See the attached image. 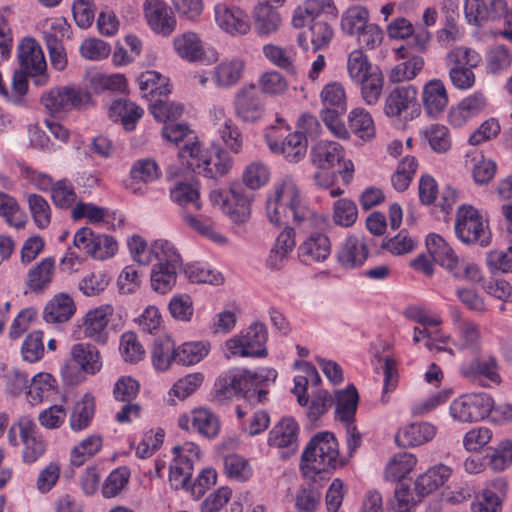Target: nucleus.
Listing matches in <instances>:
<instances>
[{
  "label": "nucleus",
  "instance_id": "obj_56",
  "mask_svg": "<svg viewBox=\"0 0 512 512\" xmlns=\"http://www.w3.org/2000/svg\"><path fill=\"white\" fill-rule=\"evenodd\" d=\"M349 128L363 140L375 135L374 122L371 115L363 108H354L348 115Z\"/></svg>",
  "mask_w": 512,
  "mask_h": 512
},
{
  "label": "nucleus",
  "instance_id": "obj_58",
  "mask_svg": "<svg viewBox=\"0 0 512 512\" xmlns=\"http://www.w3.org/2000/svg\"><path fill=\"white\" fill-rule=\"evenodd\" d=\"M421 135L436 153H445L451 148L450 133L444 125H430L421 131Z\"/></svg>",
  "mask_w": 512,
  "mask_h": 512
},
{
  "label": "nucleus",
  "instance_id": "obj_63",
  "mask_svg": "<svg viewBox=\"0 0 512 512\" xmlns=\"http://www.w3.org/2000/svg\"><path fill=\"white\" fill-rule=\"evenodd\" d=\"M374 67L369 62L367 56L361 50L352 51L347 60V70L351 80L354 83L363 81L373 73Z\"/></svg>",
  "mask_w": 512,
  "mask_h": 512
},
{
  "label": "nucleus",
  "instance_id": "obj_1",
  "mask_svg": "<svg viewBox=\"0 0 512 512\" xmlns=\"http://www.w3.org/2000/svg\"><path fill=\"white\" fill-rule=\"evenodd\" d=\"M276 378L274 370L267 371L264 375L243 368H233L223 372L214 383L213 400L225 403L235 397H243L251 404L264 403L267 400L268 391L261 384L264 381Z\"/></svg>",
  "mask_w": 512,
  "mask_h": 512
},
{
  "label": "nucleus",
  "instance_id": "obj_18",
  "mask_svg": "<svg viewBox=\"0 0 512 512\" xmlns=\"http://www.w3.org/2000/svg\"><path fill=\"white\" fill-rule=\"evenodd\" d=\"M235 113L244 122L255 123L264 114V104L259 89L251 84L243 86L235 97Z\"/></svg>",
  "mask_w": 512,
  "mask_h": 512
},
{
  "label": "nucleus",
  "instance_id": "obj_30",
  "mask_svg": "<svg viewBox=\"0 0 512 512\" xmlns=\"http://www.w3.org/2000/svg\"><path fill=\"white\" fill-rule=\"evenodd\" d=\"M175 53L190 63L202 61L205 57L204 43L193 31H185L176 35L172 41Z\"/></svg>",
  "mask_w": 512,
  "mask_h": 512
},
{
  "label": "nucleus",
  "instance_id": "obj_3",
  "mask_svg": "<svg viewBox=\"0 0 512 512\" xmlns=\"http://www.w3.org/2000/svg\"><path fill=\"white\" fill-rule=\"evenodd\" d=\"M338 443L332 433L321 432L307 444L301 457L304 475L318 474L335 468L338 463Z\"/></svg>",
  "mask_w": 512,
  "mask_h": 512
},
{
  "label": "nucleus",
  "instance_id": "obj_24",
  "mask_svg": "<svg viewBox=\"0 0 512 512\" xmlns=\"http://www.w3.org/2000/svg\"><path fill=\"white\" fill-rule=\"evenodd\" d=\"M290 213L294 223L303 228L324 230L329 226V219L326 215L315 212L306 204L296 183L295 196H293L290 203Z\"/></svg>",
  "mask_w": 512,
  "mask_h": 512
},
{
  "label": "nucleus",
  "instance_id": "obj_59",
  "mask_svg": "<svg viewBox=\"0 0 512 512\" xmlns=\"http://www.w3.org/2000/svg\"><path fill=\"white\" fill-rule=\"evenodd\" d=\"M356 84L360 85L361 95L365 103L374 105L378 102L382 93L384 84L383 74L378 67L374 66L373 73Z\"/></svg>",
  "mask_w": 512,
  "mask_h": 512
},
{
  "label": "nucleus",
  "instance_id": "obj_13",
  "mask_svg": "<svg viewBox=\"0 0 512 512\" xmlns=\"http://www.w3.org/2000/svg\"><path fill=\"white\" fill-rule=\"evenodd\" d=\"M295 196V181L291 176H285L274 186L266 201V214L269 221L280 226L287 223L290 203Z\"/></svg>",
  "mask_w": 512,
  "mask_h": 512
},
{
  "label": "nucleus",
  "instance_id": "obj_16",
  "mask_svg": "<svg viewBox=\"0 0 512 512\" xmlns=\"http://www.w3.org/2000/svg\"><path fill=\"white\" fill-rule=\"evenodd\" d=\"M214 21L222 32L232 37L247 35L251 29L250 17L238 6L216 4L214 6Z\"/></svg>",
  "mask_w": 512,
  "mask_h": 512
},
{
  "label": "nucleus",
  "instance_id": "obj_4",
  "mask_svg": "<svg viewBox=\"0 0 512 512\" xmlns=\"http://www.w3.org/2000/svg\"><path fill=\"white\" fill-rule=\"evenodd\" d=\"M426 246L434 262L444 267L456 278L469 281H478L480 271L478 267L464 259H460L443 237L438 234H429Z\"/></svg>",
  "mask_w": 512,
  "mask_h": 512
},
{
  "label": "nucleus",
  "instance_id": "obj_52",
  "mask_svg": "<svg viewBox=\"0 0 512 512\" xmlns=\"http://www.w3.org/2000/svg\"><path fill=\"white\" fill-rule=\"evenodd\" d=\"M323 109L321 111H333L345 113L347 109L346 93L341 83L331 82L326 84L320 93Z\"/></svg>",
  "mask_w": 512,
  "mask_h": 512
},
{
  "label": "nucleus",
  "instance_id": "obj_6",
  "mask_svg": "<svg viewBox=\"0 0 512 512\" xmlns=\"http://www.w3.org/2000/svg\"><path fill=\"white\" fill-rule=\"evenodd\" d=\"M267 339L268 332L265 324L254 322L245 332L226 341L225 346L229 352L227 357H265L267 355L265 348Z\"/></svg>",
  "mask_w": 512,
  "mask_h": 512
},
{
  "label": "nucleus",
  "instance_id": "obj_57",
  "mask_svg": "<svg viewBox=\"0 0 512 512\" xmlns=\"http://www.w3.org/2000/svg\"><path fill=\"white\" fill-rule=\"evenodd\" d=\"M424 64V59L421 56L410 57L407 61L391 68L388 73V79L392 83L412 80L421 72Z\"/></svg>",
  "mask_w": 512,
  "mask_h": 512
},
{
  "label": "nucleus",
  "instance_id": "obj_60",
  "mask_svg": "<svg viewBox=\"0 0 512 512\" xmlns=\"http://www.w3.org/2000/svg\"><path fill=\"white\" fill-rule=\"evenodd\" d=\"M0 216L12 227L20 229L26 223V215L21 211L17 201L10 195L0 192Z\"/></svg>",
  "mask_w": 512,
  "mask_h": 512
},
{
  "label": "nucleus",
  "instance_id": "obj_46",
  "mask_svg": "<svg viewBox=\"0 0 512 512\" xmlns=\"http://www.w3.org/2000/svg\"><path fill=\"white\" fill-rule=\"evenodd\" d=\"M262 52L273 65L292 75L297 73L295 66L296 52L292 46L281 47L275 44H266L263 46Z\"/></svg>",
  "mask_w": 512,
  "mask_h": 512
},
{
  "label": "nucleus",
  "instance_id": "obj_26",
  "mask_svg": "<svg viewBox=\"0 0 512 512\" xmlns=\"http://www.w3.org/2000/svg\"><path fill=\"white\" fill-rule=\"evenodd\" d=\"M418 91L414 85L397 86L390 91L383 111L388 117H399L417 104Z\"/></svg>",
  "mask_w": 512,
  "mask_h": 512
},
{
  "label": "nucleus",
  "instance_id": "obj_54",
  "mask_svg": "<svg viewBox=\"0 0 512 512\" xmlns=\"http://www.w3.org/2000/svg\"><path fill=\"white\" fill-rule=\"evenodd\" d=\"M370 14L367 8L353 5L341 16V29L350 36L357 35L369 23Z\"/></svg>",
  "mask_w": 512,
  "mask_h": 512
},
{
  "label": "nucleus",
  "instance_id": "obj_29",
  "mask_svg": "<svg viewBox=\"0 0 512 512\" xmlns=\"http://www.w3.org/2000/svg\"><path fill=\"white\" fill-rule=\"evenodd\" d=\"M422 102L430 117H438L446 109L449 98L447 89L440 79L429 80L422 89Z\"/></svg>",
  "mask_w": 512,
  "mask_h": 512
},
{
  "label": "nucleus",
  "instance_id": "obj_21",
  "mask_svg": "<svg viewBox=\"0 0 512 512\" xmlns=\"http://www.w3.org/2000/svg\"><path fill=\"white\" fill-rule=\"evenodd\" d=\"M298 432L299 427L294 419L283 418L270 431L268 443L270 446L285 449L282 457L288 458L297 451Z\"/></svg>",
  "mask_w": 512,
  "mask_h": 512
},
{
  "label": "nucleus",
  "instance_id": "obj_45",
  "mask_svg": "<svg viewBox=\"0 0 512 512\" xmlns=\"http://www.w3.org/2000/svg\"><path fill=\"white\" fill-rule=\"evenodd\" d=\"M171 200L179 205L183 211L193 212L202 208L198 189L189 183L177 182L170 189Z\"/></svg>",
  "mask_w": 512,
  "mask_h": 512
},
{
  "label": "nucleus",
  "instance_id": "obj_32",
  "mask_svg": "<svg viewBox=\"0 0 512 512\" xmlns=\"http://www.w3.org/2000/svg\"><path fill=\"white\" fill-rule=\"evenodd\" d=\"M487 105L485 96L475 92L462 99L449 112V123L455 127L463 126L468 120L482 112Z\"/></svg>",
  "mask_w": 512,
  "mask_h": 512
},
{
  "label": "nucleus",
  "instance_id": "obj_7",
  "mask_svg": "<svg viewBox=\"0 0 512 512\" xmlns=\"http://www.w3.org/2000/svg\"><path fill=\"white\" fill-rule=\"evenodd\" d=\"M493 408V398L487 393H467L454 399L449 407L454 420L472 423L485 419Z\"/></svg>",
  "mask_w": 512,
  "mask_h": 512
},
{
  "label": "nucleus",
  "instance_id": "obj_53",
  "mask_svg": "<svg viewBox=\"0 0 512 512\" xmlns=\"http://www.w3.org/2000/svg\"><path fill=\"white\" fill-rule=\"evenodd\" d=\"M191 426L206 438H215L219 434L220 422L218 417L205 408L195 409L191 413Z\"/></svg>",
  "mask_w": 512,
  "mask_h": 512
},
{
  "label": "nucleus",
  "instance_id": "obj_48",
  "mask_svg": "<svg viewBox=\"0 0 512 512\" xmlns=\"http://www.w3.org/2000/svg\"><path fill=\"white\" fill-rule=\"evenodd\" d=\"M230 205L228 209L229 218L238 224L246 223L251 214V197L240 186H234L230 189Z\"/></svg>",
  "mask_w": 512,
  "mask_h": 512
},
{
  "label": "nucleus",
  "instance_id": "obj_22",
  "mask_svg": "<svg viewBox=\"0 0 512 512\" xmlns=\"http://www.w3.org/2000/svg\"><path fill=\"white\" fill-rule=\"evenodd\" d=\"M17 428L24 445L23 460L26 463H33L45 453L47 443L38 434L36 424L31 419H20L17 423Z\"/></svg>",
  "mask_w": 512,
  "mask_h": 512
},
{
  "label": "nucleus",
  "instance_id": "obj_34",
  "mask_svg": "<svg viewBox=\"0 0 512 512\" xmlns=\"http://www.w3.org/2000/svg\"><path fill=\"white\" fill-rule=\"evenodd\" d=\"M296 245L295 232L291 227H286L278 235L270 250L266 264L270 269H280L284 266L289 254Z\"/></svg>",
  "mask_w": 512,
  "mask_h": 512
},
{
  "label": "nucleus",
  "instance_id": "obj_49",
  "mask_svg": "<svg viewBox=\"0 0 512 512\" xmlns=\"http://www.w3.org/2000/svg\"><path fill=\"white\" fill-rule=\"evenodd\" d=\"M358 393L351 385L336 393V418L345 424L353 423L358 405Z\"/></svg>",
  "mask_w": 512,
  "mask_h": 512
},
{
  "label": "nucleus",
  "instance_id": "obj_27",
  "mask_svg": "<svg viewBox=\"0 0 512 512\" xmlns=\"http://www.w3.org/2000/svg\"><path fill=\"white\" fill-rule=\"evenodd\" d=\"M110 305L100 306L89 310L84 319V335L87 338L105 344L108 340V317L112 314Z\"/></svg>",
  "mask_w": 512,
  "mask_h": 512
},
{
  "label": "nucleus",
  "instance_id": "obj_40",
  "mask_svg": "<svg viewBox=\"0 0 512 512\" xmlns=\"http://www.w3.org/2000/svg\"><path fill=\"white\" fill-rule=\"evenodd\" d=\"M451 472L450 467L440 464L421 474L415 482L417 497H424L444 485L451 476Z\"/></svg>",
  "mask_w": 512,
  "mask_h": 512
},
{
  "label": "nucleus",
  "instance_id": "obj_39",
  "mask_svg": "<svg viewBox=\"0 0 512 512\" xmlns=\"http://www.w3.org/2000/svg\"><path fill=\"white\" fill-rule=\"evenodd\" d=\"M71 358L77 363L80 369L94 375L102 368V361L99 350L88 343L74 344L70 350Z\"/></svg>",
  "mask_w": 512,
  "mask_h": 512
},
{
  "label": "nucleus",
  "instance_id": "obj_12",
  "mask_svg": "<svg viewBox=\"0 0 512 512\" xmlns=\"http://www.w3.org/2000/svg\"><path fill=\"white\" fill-rule=\"evenodd\" d=\"M499 369L496 357L483 355L463 362L460 366V374L472 383L489 388L492 385L501 384L502 378Z\"/></svg>",
  "mask_w": 512,
  "mask_h": 512
},
{
  "label": "nucleus",
  "instance_id": "obj_51",
  "mask_svg": "<svg viewBox=\"0 0 512 512\" xmlns=\"http://www.w3.org/2000/svg\"><path fill=\"white\" fill-rule=\"evenodd\" d=\"M181 215L184 223L200 235L221 245L228 243L227 238L214 229V224L209 218L196 216L188 211H182Z\"/></svg>",
  "mask_w": 512,
  "mask_h": 512
},
{
  "label": "nucleus",
  "instance_id": "obj_62",
  "mask_svg": "<svg viewBox=\"0 0 512 512\" xmlns=\"http://www.w3.org/2000/svg\"><path fill=\"white\" fill-rule=\"evenodd\" d=\"M225 474L238 482H245L253 474V470L248 460L237 454L227 455L224 459Z\"/></svg>",
  "mask_w": 512,
  "mask_h": 512
},
{
  "label": "nucleus",
  "instance_id": "obj_44",
  "mask_svg": "<svg viewBox=\"0 0 512 512\" xmlns=\"http://www.w3.org/2000/svg\"><path fill=\"white\" fill-rule=\"evenodd\" d=\"M331 0H306L299 5L293 13L292 25L294 28L301 29L308 23L313 24L315 18L327 8L332 7Z\"/></svg>",
  "mask_w": 512,
  "mask_h": 512
},
{
  "label": "nucleus",
  "instance_id": "obj_55",
  "mask_svg": "<svg viewBox=\"0 0 512 512\" xmlns=\"http://www.w3.org/2000/svg\"><path fill=\"white\" fill-rule=\"evenodd\" d=\"M208 341H193L183 343L176 348V362L189 366L202 361L210 352Z\"/></svg>",
  "mask_w": 512,
  "mask_h": 512
},
{
  "label": "nucleus",
  "instance_id": "obj_37",
  "mask_svg": "<svg viewBox=\"0 0 512 512\" xmlns=\"http://www.w3.org/2000/svg\"><path fill=\"white\" fill-rule=\"evenodd\" d=\"M436 428L428 422L412 423L399 431L395 437L398 445L419 446L434 438Z\"/></svg>",
  "mask_w": 512,
  "mask_h": 512
},
{
  "label": "nucleus",
  "instance_id": "obj_20",
  "mask_svg": "<svg viewBox=\"0 0 512 512\" xmlns=\"http://www.w3.org/2000/svg\"><path fill=\"white\" fill-rule=\"evenodd\" d=\"M144 14L149 27L158 34L168 36L176 28V18L162 0H146Z\"/></svg>",
  "mask_w": 512,
  "mask_h": 512
},
{
  "label": "nucleus",
  "instance_id": "obj_10",
  "mask_svg": "<svg viewBox=\"0 0 512 512\" xmlns=\"http://www.w3.org/2000/svg\"><path fill=\"white\" fill-rule=\"evenodd\" d=\"M18 59L22 71L33 79L36 86L48 83L47 63L39 43L33 38H24L18 46Z\"/></svg>",
  "mask_w": 512,
  "mask_h": 512
},
{
  "label": "nucleus",
  "instance_id": "obj_43",
  "mask_svg": "<svg viewBox=\"0 0 512 512\" xmlns=\"http://www.w3.org/2000/svg\"><path fill=\"white\" fill-rule=\"evenodd\" d=\"M368 252L364 240L356 236H350L346 239L341 250L338 253V260L345 268H355L361 266Z\"/></svg>",
  "mask_w": 512,
  "mask_h": 512
},
{
  "label": "nucleus",
  "instance_id": "obj_64",
  "mask_svg": "<svg viewBox=\"0 0 512 512\" xmlns=\"http://www.w3.org/2000/svg\"><path fill=\"white\" fill-rule=\"evenodd\" d=\"M417 463L416 457L408 452L395 455L386 467V478L399 480L410 473Z\"/></svg>",
  "mask_w": 512,
  "mask_h": 512
},
{
  "label": "nucleus",
  "instance_id": "obj_28",
  "mask_svg": "<svg viewBox=\"0 0 512 512\" xmlns=\"http://www.w3.org/2000/svg\"><path fill=\"white\" fill-rule=\"evenodd\" d=\"M160 175L161 171L154 159L137 160L130 170V192L143 195L147 190V183L155 181Z\"/></svg>",
  "mask_w": 512,
  "mask_h": 512
},
{
  "label": "nucleus",
  "instance_id": "obj_47",
  "mask_svg": "<svg viewBox=\"0 0 512 512\" xmlns=\"http://www.w3.org/2000/svg\"><path fill=\"white\" fill-rule=\"evenodd\" d=\"M95 400L90 394H85L83 398L78 401L69 417V426L72 431L79 432L86 429L94 416Z\"/></svg>",
  "mask_w": 512,
  "mask_h": 512
},
{
  "label": "nucleus",
  "instance_id": "obj_2",
  "mask_svg": "<svg viewBox=\"0 0 512 512\" xmlns=\"http://www.w3.org/2000/svg\"><path fill=\"white\" fill-rule=\"evenodd\" d=\"M178 157L186 163L188 169L210 179L226 175L233 166V159L226 150L217 148L212 157L198 141L186 143L179 150Z\"/></svg>",
  "mask_w": 512,
  "mask_h": 512
},
{
  "label": "nucleus",
  "instance_id": "obj_61",
  "mask_svg": "<svg viewBox=\"0 0 512 512\" xmlns=\"http://www.w3.org/2000/svg\"><path fill=\"white\" fill-rule=\"evenodd\" d=\"M102 448V438L96 435L89 436L75 446L70 455L71 464L81 466L96 455Z\"/></svg>",
  "mask_w": 512,
  "mask_h": 512
},
{
  "label": "nucleus",
  "instance_id": "obj_11",
  "mask_svg": "<svg viewBox=\"0 0 512 512\" xmlns=\"http://www.w3.org/2000/svg\"><path fill=\"white\" fill-rule=\"evenodd\" d=\"M266 141L271 152L282 155L288 162L297 163L306 155V138L296 132L284 136L282 127L271 126L266 133Z\"/></svg>",
  "mask_w": 512,
  "mask_h": 512
},
{
  "label": "nucleus",
  "instance_id": "obj_17",
  "mask_svg": "<svg viewBox=\"0 0 512 512\" xmlns=\"http://www.w3.org/2000/svg\"><path fill=\"white\" fill-rule=\"evenodd\" d=\"M464 13L469 23L480 25L484 21L506 19L510 7L506 0H466Z\"/></svg>",
  "mask_w": 512,
  "mask_h": 512
},
{
  "label": "nucleus",
  "instance_id": "obj_23",
  "mask_svg": "<svg viewBox=\"0 0 512 512\" xmlns=\"http://www.w3.org/2000/svg\"><path fill=\"white\" fill-rule=\"evenodd\" d=\"M507 493V482L503 478L493 480L471 503L473 512H501Z\"/></svg>",
  "mask_w": 512,
  "mask_h": 512
},
{
  "label": "nucleus",
  "instance_id": "obj_15",
  "mask_svg": "<svg viewBox=\"0 0 512 512\" xmlns=\"http://www.w3.org/2000/svg\"><path fill=\"white\" fill-rule=\"evenodd\" d=\"M70 30L71 27L64 18H57L50 23L49 28L43 33L50 63L57 71L64 70L68 64L63 39L70 38Z\"/></svg>",
  "mask_w": 512,
  "mask_h": 512
},
{
  "label": "nucleus",
  "instance_id": "obj_5",
  "mask_svg": "<svg viewBox=\"0 0 512 512\" xmlns=\"http://www.w3.org/2000/svg\"><path fill=\"white\" fill-rule=\"evenodd\" d=\"M455 233L457 237L467 244L488 246L491 233L487 223L477 209L470 205H462L456 213Z\"/></svg>",
  "mask_w": 512,
  "mask_h": 512
},
{
  "label": "nucleus",
  "instance_id": "obj_19",
  "mask_svg": "<svg viewBox=\"0 0 512 512\" xmlns=\"http://www.w3.org/2000/svg\"><path fill=\"white\" fill-rule=\"evenodd\" d=\"M174 244L165 239L155 240L151 245L139 235L130 238V258L140 267H147L171 249Z\"/></svg>",
  "mask_w": 512,
  "mask_h": 512
},
{
  "label": "nucleus",
  "instance_id": "obj_9",
  "mask_svg": "<svg viewBox=\"0 0 512 512\" xmlns=\"http://www.w3.org/2000/svg\"><path fill=\"white\" fill-rule=\"evenodd\" d=\"M181 268L182 258L173 245L152 266L150 272L151 288L159 294L170 292L177 283L178 272Z\"/></svg>",
  "mask_w": 512,
  "mask_h": 512
},
{
  "label": "nucleus",
  "instance_id": "obj_36",
  "mask_svg": "<svg viewBox=\"0 0 512 512\" xmlns=\"http://www.w3.org/2000/svg\"><path fill=\"white\" fill-rule=\"evenodd\" d=\"M58 394L56 379L49 373L36 374L29 385L27 392L31 404H39L43 401H51Z\"/></svg>",
  "mask_w": 512,
  "mask_h": 512
},
{
  "label": "nucleus",
  "instance_id": "obj_14",
  "mask_svg": "<svg viewBox=\"0 0 512 512\" xmlns=\"http://www.w3.org/2000/svg\"><path fill=\"white\" fill-rule=\"evenodd\" d=\"M90 101V94L79 87H59L42 96L41 102L51 114L81 109Z\"/></svg>",
  "mask_w": 512,
  "mask_h": 512
},
{
  "label": "nucleus",
  "instance_id": "obj_50",
  "mask_svg": "<svg viewBox=\"0 0 512 512\" xmlns=\"http://www.w3.org/2000/svg\"><path fill=\"white\" fill-rule=\"evenodd\" d=\"M139 89L144 97L167 96L171 93V84L167 77L156 71H145L137 78Z\"/></svg>",
  "mask_w": 512,
  "mask_h": 512
},
{
  "label": "nucleus",
  "instance_id": "obj_38",
  "mask_svg": "<svg viewBox=\"0 0 512 512\" xmlns=\"http://www.w3.org/2000/svg\"><path fill=\"white\" fill-rule=\"evenodd\" d=\"M254 30L261 36L276 33L282 23L280 14L268 3L258 4L253 12Z\"/></svg>",
  "mask_w": 512,
  "mask_h": 512
},
{
  "label": "nucleus",
  "instance_id": "obj_31",
  "mask_svg": "<svg viewBox=\"0 0 512 512\" xmlns=\"http://www.w3.org/2000/svg\"><path fill=\"white\" fill-rule=\"evenodd\" d=\"M343 147L335 141H318L310 151V159L314 166L321 170H329L344 159Z\"/></svg>",
  "mask_w": 512,
  "mask_h": 512
},
{
  "label": "nucleus",
  "instance_id": "obj_25",
  "mask_svg": "<svg viewBox=\"0 0 512 512\" xmlns=\"http://www.w3.org/2000/svg\"><path fill=\"white\" fill-rule=\"evenodd\" d=\"M330 252V239L322 232L311 233L298 247V257L307 265L326 260Z\"/></svg>",
  "mask_w": 512,
  "mask_h": 512
},
{
  "label": "nucleus",
  "instance_id": "obj_33",
  "mask_svg": "<svg viewBox=\"0 0 512 512\" xmlns=\"http://www.w3.org/2000/svg\"><path fill=\"white\" fill-rule=\"evenodd\" d=\"M456 331L455 345L461 350H476L481 343L480 327L475 322L463 320L458 311L452 313Z\"/></svg>",
  "mask_w": 512,
  "mask_h": 512
},
{
  "label": "nucleus",
  "instance_id": "obj_42",
  "mask_svg": "<svg viewBox=\"0 0 512 512\" xmlns=\"http://www.w3.org/2000/svg\"><path fill=\"white\" fill-rule=\"evenodd\" d=\"M55 272V260L46 257L31 268L27 274L26 285L32 292L46 290L52 282Z\"/></svg>",
  "mask_w": 512,
  "mask_h": 512
},
{
  "label": "nucleus",
  "instance_id": "obj_35",
  "mask_svg": "<svg viewBox=\"0 0 512 512\" xmlns=\"http://www.w3.org/2000/svg\"><path fill=\"white\" fill-rule=\"evenodd\" d=\"M245 64L239 58L225 59L218 63L212 72L214 84L220 88L235 86L241 79Z\"/></svg>",
  "mask_w": 512,
  "mask_h": 512
},
{
  "label": "nucleus",
  "instance_id": "obj_41",
  "mask_svg": "<svg viewBox=\"0 0 512 512\" xmlns=\"http://www.w3.org/2000/svg\"><path fill=\"white\" fill-rule=\"evenodd\" d=\"M75 313L73 299L66 294L54 296L43 309V319L47 323H62L68 321Z\"/></svg>",
  "mask_w": 512,
  "mask_h": 512
},
{
  "label": "nucleus",
  "instance_id": "obj_8",
  "mask_svg": "<svg viewBox=\"0 0 512 512\" xmlns=\"http://www.w3.org/2000/svg\"><path fill=\"white\" fill-rule=\"evenodd\" d=\"M169 481L175 489H190L193 464L200 456L199 447L193 442H184L172 448Z\"/></svg>",
  "mask_w": 512,
  "mask_h": 512
}]
</instances>
